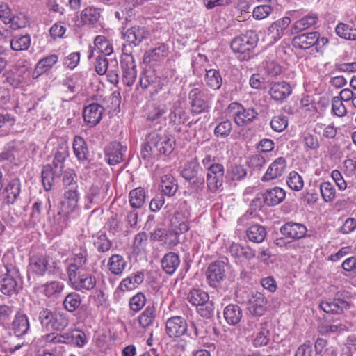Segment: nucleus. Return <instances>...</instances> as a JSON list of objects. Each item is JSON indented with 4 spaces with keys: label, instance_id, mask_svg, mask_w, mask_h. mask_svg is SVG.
I'll use <instances>...</instances> for the list:
<instances>
[{
    "label": "nucleus",
    "instance_id": "nucleus-10",
    "mask_svg": "<svg viewBox=\"0 0 356 356\" xmlns=\"http://www.w3.org/2000/svg\"><path fill=\"white\" fill-rule=\"evenodd\" d=\"M139 83L143 89L152 87L155 92H158L167 85L168 80L165 78L159 77L154 70H146L141 74Z\"/></svg>",
    "mask_w": 356,
    "mask_h": 356
},
{
    "label": "nucleus",
    "instance_id": "nucleus-12",
    "mask_svg": "<svg viewBox=\"0 0 356 356\" xmlns=\"http://www.w3.org/2000/svg\"><path fill=\"white\" fill-rule=\"evenodd\" d=\"M280 232L286 238L298 240L306 236L307 228L302 223L290 221L282 225Z\"/></svg>",
    "mask_w": 356,
    "mask_h": 356
},
{
    "label": "nucleus",
    "instance_id": "nucleus-13",
    "mask_svg": "<svg viewBox=\"0 0 356 356\" xmlns=\"http://www.w3.org/2000/svg\"><path fill=\"white\" fill-rule=\"evenodd\" d=\"M285 197V191L280 187L275 186L259 194L256 200H262L263 202L268 206H275L281 203Z\"/></svg>",
    "mask_w": 356,
    "mask_h": 356
},
{
    "label": "nucleus",
    "instance_id": "nucleus-5",
    "mask_svg": "<svg viewBox=\"0 0 356 356\" xmlns=\"http://www.w3.org/2000/svg\"><path fill=\"white\" fill-rule=\"evenodd\" d=\"M258 38L253 31H248L232 39L230 47L234 53L244 54L252 50L257 45Z\"/></svg>",
    "mask_w": 356,
    "mask_h": 356
},
{
    "label": "nucleus",
    "instance_id": "nucleus-8",
    "mask_svg": "<svg viewBox=\"0 0 356 356\" xmlns=\"http://www.w3.org/2000/svg\"><path fill=\"white\" fill-rule=\"evenodd\" d=\"M188 327L186 320L181 316H172L165 322V332L170 338H178L184 335Z\"/></svg>",
    "mask_w": 356,
    "mask_h": 356
},
{
    "label": "nucleus",
    "instance_id": "nucleus-61",
    "mask_svg": "<svg viewBox=\"0 0 356 356\" xmlns=\"http://www.w3.org/2000/svg\"><path fill=\"white\" fill-rule=\"evenodd\" d=\"M168 108L165 104H159L150 110L147 116V120L152 122L158 123L167 113Z\"/></svg>",
    "mask_w": 356,
    "mask_h": 356
},
{
    "label": "nucleus",
    "instance_id": "nucleus-27",
    "mask_svg": "<svg viewBox=\"0 0 356 356\" xmlns=\"http://www.w3.org/2000/svg\"><path fill=\"white\" fill-rule=\"evenodd\" d=\"M317 37V31L300 34L293 38L292 44L296 48L308 49L315 45Z\"/></svg>",
    "mask_w": 356,
    "mask_h": 356
},
{
    "label": "nucleus",
    "instance_id": "nucleus-17",
    "mask_svg": "<svg viewBox=\"0 0 356 356\" xmlns=\"http://www.w3.org/2000/svg\"><path fill=\"white\" fill-rule=\"evenodd\" d=\"M88 253L86 250H82L79 253L75 254L74 257L67 267V272L69 279L74 277L79 273L84 272L86 265L88 261Z\"/></svg>",
    "mask_w": 356,
    "mask_h": 356
},
{
    "label": "nucleus",
    "instance_id": "nucleus-35",
    "mask_svg": "<svg viewBox=\"0 0 356 356\" xmlns=\"http://www.w3.org/2000/svg\"><path fill=\"white\" fill-rule=\"evenodd\" d=\"M73 152L80 162H84L88 160L89 151L85 140L79 136H76L73 140Z\"/></svg>",
    "mask_w": 356,
    "mask_h": 356
},
{
    "label": "nucleus",
    "instance_id": "nucleus-1",
    "mask_svg": "<svg viewBox=\"0 0 356 356\" xmlns=\"http://www.w3.org/2000/svg\"><path fill=\"white\" fill-rule=\"evenodd\" d=\"M42 327L46 331H62L69 325V318L65 314L56 312L42 308L38 314Z\"/></svg>",
    "mask_w": 356,
    "mask_h": 356
},
{
    "label": "nucleus",
    "instance_id": "nucleus-23",
    "mask_svg": "<svg viewBox=\"0 0 356 356\" xmlns=\"http://www.w3.org/2000/svg\"><path fill=\"white\" fill-rule=\"evenodd\" d=\"M149 33L145 26H134L123 33L124 39L129 43L138 46L144 40L149 37Z\"/></svg>",
    "mask_w": 356,
    "mask_h": 356
},
{
    "label": "nucleus",
    "instance_id": "nucleus-4",
    "mask_svg": "<svg viewBox=\"0 0 356 356\" xmlns=\"http://www.w3.org/2000/svg\"><path fill=\"white\" fill-rule=\"evenodd\" d=\"M187 299L193 305L200 307L198 312L202 317L209 318L213 314V305L209 302V296L204 291L193 289L188 293Z\"/></svg>",
    "mask_w": 356,
    "mask_h": 356
},
{
    "label": "nucleus",
    "instance_id": "nucleus-24",
    "mask_svg": "<svg viewBox=\"0 0 356 356\" xmlns=\"http://www.w3.org/2000/svg\"><path fill=\"white\" fill-rule=\"evenodd\" d=\"M268 92L275 101H282L291 94L292 88L286 81L272 82Z\"/></svg>",
    "mask_w": 356,
    "mask_h": 356
},
{
    "label": "nucleus",
    "instance_id": "nucleus-9",
    "mask_svg": "<svg viewBox=\"0 0 356 356\" xmlns=\"http://www.w3.org/2000/svg\"><path fill=\"white\" fill-rule=\"evenodd\" d=\"M191 209L186 201L181 202L172 218V223L180 231L184 233L189 229Z\"/></svg>",
    "mask_w": 356,
    "mask_h": 356
},
{
    "label": "nucleus",
    "instance_id": "nucleus-39",
    "mask_svg": "<svg viewBox=\"0 0 356 356\" xmlns=\"http://www.w3.org/2000/svg\"><path fill=\"white\" fill-rule=\"evenodd\" d=\"M223 314L228 324L235 325L240 322L242 318V310L238 305L229 304L225 308Z\"/></svg>",
    "mask_w": 356,
    "mask_h": 356
},
{
    "label": "nucleus",
    "instance_id": "nucleus-20",
    "mask_svg": "<svg viewBox=\"0 0 356 356\" xmlns=\"http://www.w3.org/2000/svg\"><path fill=\"white\" fill-rule=\"evenodd\" d=\"M224 177V167L222 164H216L208 171L207 175V184L211 192L218 190L222 185Z\"/></svg>",
    "mask_w": 356,
    "mask_h": 356
},
{
    "label": "nucleus",
    "instance_id": "nucleus-60",
    "mask_svg": "<svg viewBox=\"0 0 356 356\" xmlns=\"http://www.w3.org/2000/svg\"><path fill=\"white\" fill-rule=\"evenodd\" d=\"M7 24L13 30L26 27L29 22V17L22 13H19L14 16H10V20H8Z\"/></svg>",
    "mask_w": 356,
    "mask_h": 356
},
{
    "label": "nucleus",
    "instance_id": "nucleus-41",
    "mask_svg": "<svg viewBox=\"0 0 356 356\" xmlns=\"http://www.w3.org/2000/svg\"><path fill=\"white\" fill-rule=\"evenodd\" d=\"M336 34L341 38L350 40H356V27L348 23L339 22L335 27Z\"/></svg>",
    "mask_w": 356,
    "mask_h": 356
},
{
    "label": "nucleus",
    "instance_id": "nucleus-52",
    "mask_svg": "<svg viewBox=\"0 0 356 356\" xmlns=\"http://www.w3.org/2000/svg\"><path fill=\"white\" fill-rule=\"evenodd\" d=\"M145 191L140 187L133 189L129 193V202L133 208H140L145 202Z\"/></svg>",
    "mask_w": 356,
    "mask_h": 356
},
{
    "label": "nucleus",
    "instance_id": "nucleus-63",
    "mask_svg": "<svg viewBox=\"0 0 356 356\" xmlns=\"http://www.w3.org/2000/svg\"><path fill=\"white\" fill-rule=\"evenodd\" d=\"M81 76L79 74H74L67 76L63 81V86L66 87L70 92H76L81 86Z\"/></svg>",
    "mask_w": 356,
    "mask_h": 356
},
{
    "label": "nucleus",
    "instance_id": "nucleus-54",
    "mask_svg": "<svg viewBox=\"0 0 356 356\" xmlns=\"http://www.w3.org/2000/svg\"><path fill=\"white\" fill-rule=\"evenodd\" d=\"M320 192L325 202H332L336 197L335 187L329 181H324L320 184Z\"/></svg>",
    "mask_w": 356,
    "mask_h": 356
},
{
    "label": "nucleus",
    "instance_id": "nucleus-37",
    "mask_svg": "<svg viewBox=\"0 0 356 356\" xmlns=\"http://www.w3.org/2000/svg\"><path fill=\"white\" fill-rule=\"evenodd\" d=\"M144 280V274L142 272H137L135 274H132L130 276L123 279L118 288L122 291H131L136 289L139 284H140Z\"/></svg>",
    "mask_w": 356,
    "mask_h": 356
},
{
    "label": "nucleus",
    "instance_id": "nucleus-47",
    "mask_svg": "<svg viewBox=\"0 0 356 356\" xmlns=\"http://www.w3.org/2000/svg\"><path fill=\"white\" fill-rule=\"evenodd\" d=\"M246 235L250 241L261 243L266 238V231L262 225H253L248 229Z\"/></svg>",
    "mask_w": 356,
    "mask_h": 356
},
{
    "label": "nucleus",
    "instance_id": "nucleus-58",
    "mask_svg": "<svg viewBox=\"0 0 356 356\" xmlns=\"http://www.w3.org/2000/svg\"><path fill=\"white\" fill-rule=\"evenodd\" d=\"M199 171V163L195 159L185 165L181 172V176L186 180H191L195 178Z\"/></svg>",
    "mask_w": 356,
    "mask_h": 356
},
{
    "label": "nucleus",
    "instance_id": "nucleus-3",
    "mask_svg": "<svg viewBox=\"0 0 356 356\" xmlns=\"http://www.w3.org/2000/svg\"><path fill=\"white\" fill-rule=\"evenodd\" d=\"M227 113L238 127L250 124L258 115L254 108H245L238 102L230 103L227 108Z\"/></svg>",
    "mask_w": 356,
    "mask_h": 356
},
{
    "label": "nucleus",
    "instance_id": "nucleus-45",
    "mask_svg": "<svg viewBox=\"0 0 356 356\" xmlns=\"http://www.w3.org/2000/svg\"><path fill=\"white\" fill-rule=\"evenodd\" d=\"M160 187L163 195L173 196L177 190V184L171 175H165L161 178Z\"/></svg>",
    "mask_w": 356,
    "mask_h": 356
},
{
    "label": "nucleus",
    "instance_id": "nucleus-19",
    "mask_svg": "<svg viewBox=\"0 0 356 356\" xmlns=\"http://www.w3.org/2000/svg\"><path fill=\"white\" fill-rule=\"evenodd\" d=\"M291 19L289 17H284L273 22L268 28L267 38L272 43L280 40L284 33V31L291 24Z\"/></svg>",
    "mask_w": 356,
    "mask_h": 356
},
{
    "label": "nucleus",
    "instance_id": "nucleus-38",
    "mask_svg": "<svg viewBox=\"0 0 356 356\" xmlns=\"http://www.w3.org/2000/svg\"><path fill=\"white\" fill-rule=\"evenodd\" d=\"M270 341L269 324L263 322L259 324L258 332L255 334L252 343L254 347L266 346Z\"/></svg>",
    "mask_w": 356,
    "mask_h": 356
},
{
    "label": "nucleus",
    "instance_id": "nucleus-49",
    "mask_svg": "<svg viewBox=\"0 0 356 356\" xmlns=\"http://www.w3.org/2000/svg\"><path fill=\"white\" fill-rule=\"evenodd\" d=\"M42 181L43 186L45 191H50L52 188V186L54 184V180L57 177H60V176H57L54 175V171L53 170V166L51 165H46L43 167V169L41 172Z\"/></svg>",
    "mask_w": 356,
    "mask_h": 356
},
{
    "label": "nucleus",
    "instance_id": "nucleus-55",
    "mask_svg": "<svg viewBox=\"0 0 356 356\" xmlns=\"http://www.w3.org/2000/svg\"><path fill=\"white\" fill-rule=\"evenodd\" d=\"M148 243V235L145 232H140L135 235L133 241V250L136 254L145 252Z\"/></svg>",
    "mask_w": 356,
    "mask_h": 356
},
{
    "label": "nucleus",
    "instance_id": "nucleus-32",
    "mask_svg": "<svg viewBox=\"0 0 356 356\" xmlns=\"http://www.w3.org/2000/svg\"><path fill=\"white\" fill-rule=\"evenodd\" d=\"M180 265V259L177 253L170 252L161 259L162 269L169 275H172Z\"/></svg>",
    "mask_w": 356,
    "mask_h": 356
},
{
    "label": "nucleus",
    "instance_id": "nucleus-40",
    "mask_svg": "<svg viewBox=\"0 0 356 356\" xmlns=\"http://www.w3.org/2000/svg\"><path fill=\"white\" fill-rule=\"evenodd\" d=\"M156 317V309L154 305H149L138 316V323L143 328H149L154 324Z\"/></svg>",
    "mask_w": 356,
    "mask_h": 356
},
{
    "label": "nucleus",
    "instance_id": "nucleus-30",
    "mask_svg": "<svg viewBox=\"0 0 356 356\" xmlns=\"http://www.w3.org/2000/svg\"><path fill=\"white\" fill-rule=\"evenodd\" d=\"M169 47L166 44H158L153 49L147 51L144 54V60L146 63L159 61L168 56Z\"/></svg>",
    "mask_w": 356,
    "mask_h": 356
},
{
    "label": "nucleus",
    "instance_id": "nucleus-26",
    "mask_svg": "<svg viewBox=\"0 0 356 356\" xmlns=\"http://www.w3.org/2000/svg\"><path fill=\"white\" fill-rule=\"evenodd\" d=\"M350 303L339 298H335L331 300H323L320 304V308L326 313L341 314L350 308Z\"/></svg>",
    "mask_w": 356,
    "mask_h": 356
},
{
    "label": "nucleus",
    "instance_id": "nucleus-29",
    "mask_svg": "<svg viewBox=\"0 0 356 356\" xmlns=\"http://www.w3.org/2000/svg\"><path fill=\"white\" fill-rule=\"evenodd\" d=\"M318 17L316 14L307 15L295 22L291 29L292 34H296L303 31L317 24Z\"/></svg>",
    "mask_w": 356,
    "mask_h": 356
},
{
    "label": "nucleus",
    "instance_id": "nucleus-44",
    "mask_svg": "<svg viewBox=\"0 0 356 356\" xmlns=\"http://www.w3.org/2000/svg\"><path fill=\"white\" fill-rule=\"evenodd\" d=\"M17 282L8 274L0 277V291L5 295L10 296L17 291Z\"/></svg>",
    "mask_w": 356,
    "mask_h": 356
},
{
    "label": "nucleus",
    "instance_id": "nucleus-16",
    "mask_svg": "<svg viewBox=\"0 0 356 356\" xmlns=\"http://www.w3.org/2000/svg\"><path fill=\"white\" fill-rule=\"evenodd\" d=\"M286 165L285 158L280 156L275 159L267 168L261 181H269L282 177L286 171Z\"/></svg>",
    "mask_w": 356,
    "mask_h": 356
},
{
    "label": "nucleus",
    "instance_id": "nucleus-2",
    "mask_svg": "<svg viewBox=\"0 0 356 356\" xmlns=\"http://www.w3.org/2000/svg\"><path fill=\"white\" fill-rule=\"evenodd\" d=\"M213 95L207 89L194 88L188 93L191 112L195 114L207 112L211 107Z\"/></svg>",
    "mask_w": 356,
    "mask_h": 356
},
{
    "label": "nucleus",
    "instance_id": "nucleus-18",
    "mask_svg": "<svg viewBox=\"0 0 356 356\" xmlns=\"http://www.w3.org/2000/svg\"><path fill=\"white\" fill-rule=\"evenodd\" d=\"M127 147L122 146L118 142L111 143L104 149L105 156L111 165H115L124 160Z\"/></svg>",
    "mask_w": 356,
    "mask_h": 356
},
{
    "label": "nucleus",
    "instance_id": "nucleus-36",
    "mask_svg": "<svg viewBox=\"0 0 356 356\" xmlns=\"http://www.w3.org/2000/svg\"><path fill=\"white\" fill-rule=\"evenodd\" d=\"M126 266L127 262L124 258L120 254H113L108 259V270L115 275H122Z\"/></svg>",
    "mask_w": 356,
    "mask_h": 356
},
{
    "label": "nucleus",
    "instance_id": "nucleus-51",
    "mask_svg": "<svg viewBox=\"0 0 356 356\" xmlns=\"http://www.w3.org/2000/svg\"><path fill=\"white\" fill-rule=\"evenodd\" d=\"M64 284L58 281L47 282L42 286L44 294L48 297H57L63 290Z\"/></svg>",
    "mask_w": 356,
    "mask_h": 356
},
{
    "label": "nucleus",
    "instance_id": "nucleus-62",
    "mask_svg": "<svg viewBox=\"0 0 356 356\" xmlns=\"http://www.w3.org/2000/svg\"><path fill=\"white\" fill-rule=\"evenodd\" d=\"M63 184L65 191L78 189L76 175L72 169H67L63 172Z\"/></svg>",
    "mask_w": 356,
    "mask_h": 356
},
{
    "label": "nucleus",
    "instance_id": "nucleus-59",
    "mask_svg": "<svg viewBox=\"0 0 356 356\" xmlns=\"http://www.w3.org/2000/svg\"><path fill=\"white\" fill-rule=\"evenodd\" d=\"M286 183L289 187L296 191H300L304 186V181L301 175L296 171L289 172Z\"/></svg>",
    "mask_w": 356,
    "mask_h": 356
},
{
    "label": "nucleus",
    "instance_id": "nucleus-48",
    "mask_svg": "<svg viewBox=\"0 0 356 356\" xmlns=\"http://www.w3.org/2000/svg\"><path fill=\"white\" fill-rule=\"evenodd\" d=\"M100 17V9L94 6L86 7L81 13V19L85 24H94L99 21Z\"/></svg>",
    "mask_w": 356,
    "mask_h": 356
},
{
    "label": "nucleus",
    "instance_id": "nucleus-11",
    "mask_svg": "<svg viewBox=\"0 0 356 356\" xmlns=\"http://www.w3.org/2000/svg\"><path fill=\"white\" fill-rule=\"evenodd\" d=\"M69 280L75 290L81 292L93 289L97 284L95 275L86 271L79 273Z\"/></svg>",
    "mask_w": 356,
    "mask_h": 356
},
{
    "label": "nucleus",
    "instance_id": "nucleus-33",
    "mask_svg": "<svg viewBox=\"0 0 356 356\" xmlns=\"http://www.w3.org/2000/svg\"><path fill=\"white\" fill-rule=\"evenodd\" d=\"M5 200L8 204H14L21 193V182L19 179H12L6 186Z\"/></svg>",
    "mask_w": 356,
    "mask_h": 356
},
{
    "label": "nucleus",
    "instance_id": "nucleus-14",
    "mask_svg": "<svg viewBox=\"0 0 356 356\" xmlns=\"http://www.w3.org/2000/svg\"><path fill=\"white\" fill-rule=\"evenodd\" d=\"M151 241L161 242L162 245L168 249H172L179 242L176 233L166 232L161 228L156 229L151 234Z\"/></svg>",
    "mask_w": 356,
    "mask_h": 356
},
{
    "label": "nucleus",
    "instance_id": "nucleus-31",
    "mask_svg": "<svg viewBox=\"0 0 356 356\" xmlns=\"http://www.w3.org/2000/svg\"><path fill=\"white\" fill-rule=\"evenodd\" d=\"M94 50L91 51L88 55L90 59L94 56V51H97L104 56L111 55L113 51V45L111 42L104 35H97L94 40Z\"/></svg>",
    "mask_w": 356,
    "mask_h": 356
},
{
    "label": "nucleus",
    "instance_id": "nucleus-22",
    "mask_svg": "<svg viewBox=\"0 0 356 356\" xmlns=\"http://www.w3.org/2000/svg\"><path fill=\"white\" fill-rule=\"evenodd\" d=\"M50 260L49 255H34L29 259V271L38 276H42L49 270Z\"/></svg>",
    "mask_w": 356,
    "mask_h": 356
},
{
    "label": "nucleus",
    "instance_id": "nucleus-6",
    "mask_svg": "<svg viewBox=\"0 0 356 356\" xmlns=\"http://www.w3.org/2000/svg\"><path fill=\"white\" fill-rule=\"evenodd\" d=\"M109 187V184L105 182L95 183L89 187L84 196L85 208L89 209L103 202L107 196Z\"/></svg>",
    "mask_w": 356,
    "mask_h": 356
},
{
    "label": "nucleus",
    "instance_id": "nucleus-53",
    "mask_svg": "<svg viewBox=\"0 0 356 356\" xmlns=\"http://www.w3.org/2000/svg\"><path fill=\"white\" fill-rule=\"evenodd\" d=\"M31 44L30 35H16L10 40V47L13 51H24L29 49Z\"/></svg>",
    "mask_w": 356,
    "mask_h": 356
},
{
    "label": "nucleus",
    "instance_id": "nucleus-25",
    "mask_svg": "<svg viewBox=\"0 0 356 356\" xmlns=\"http://www.w3.org/2000/svg\"><path fill=\"white\" fill-rule=\"evenodd\" d=\"M267 302V299L263 293L256 292L249 300L248 309L252 314L261 316L266 310Z\"/></svg>",
    "mask_w": 356,
    "mask_h": 356
},
{
    "label": "nucleus",
    "instance_id": "nucleus-64",
    "mask_svg": "<svg viewBox=\"0 0 356 356\" xmlns=\"http://www.w3.org/2000/svg\"><path fill=\"white\" fill-rule=\"evenodd\" d=\"M302 142L307 152L309 150H316L320 147L317 137L309 133H305L302 135Z\"/></svg>",
    "mask_w": 356,
    "mask_h": 356
},
{
    "label": "nucleus",
    "instance_id": "nucleus-42",
    "mask_svg": "<svg viewBox=\"0 0 356 356\" xmlns=\"http://www.w3.org/2000/svg\"><path fill=\"white\" fill-rule=\"evenodd\" d=\"M88 343L86 334L79 330L65 332V343H71L79 348L83 347Z\"/></svg>",
    "mask_w": 356,
    "mask_h": 356
},
{
    "label": "nucleus",
    "instance_id": "nucleus-56",
    "mask_svg": "<svg viewBox=\"0 0 356 356\" xmlns=\"http://www.w3.org/2000/svg\"><path fill=\"white\" fill-rule=\"evenodd\" d=\"M81 298L79 293L72 292L66 296L63 300L64 308L70 312H74L81 305Z\"/></svg>",
    "mask_w": 356,
    "mask_h": 356
},
{
    "label": "nucleus",
    "instance_id": "nucleus-21",
    "mask_svg": "<svg viewBox=\"0 0 356 356\" xmlns=\"http://www.w3.org/2000/svg\"><path fill=\"white\" fill-rule=\"evenodd\" d=\"M104 111V108L100 104H90L83 109V120L90 127H94L101 121Z\"/></svg>",
    "mask_w": 356,
    "mask_h": 356
},
{
    "label": "nucleus",
    "instance_id": "nucleus-43",
    "mask_svg": "<svg viewBox=\"0 0 356 356\" xmlns=\"http://www.w3.org/2000/svg\"><path fill=\"white\" fill-rule=\"evenodd\" d=\"M93 245L97 252L104 253L111 250L113 243L106 233L100 231L93 236Z\"/></svg>",
    "mask_w": 356,
    "mask_h": 356
},
{
    "label": "nucleus",
    "instance_id": "nucleus-50",
    "mask_svg": "<svg viewBox=\"0 0 356 356\" xmlns=\"http://www.w3.org/2000/svg\"><path fill=\"white\" fill-rule=\"evenodd\" d=\"M70 215L64 213L62 211H59L54 217L53 227L56 233L60 234L68 227L70 222Z\"/></svg>",
    "mask_w": 356,
    "mask_h": 356
},
{
    "label": "nucleus",
    "instance_id": "nucleus-15",
    "mask_svg": "<svg viewBox=\"0 0 356 356\" xmlns=\"http://www.w3.org/2000/svg\"><path fill=\"white\" fill-rule=\"evenodd\" d=\"M226 263L223 261H216L211 263L207 270V278L209 285L216 286L223 280L225 275Z\"/></svg>",
    "mask_w": 356,
    "mask_h": 356
},
{
    "label": "nucleus",
    "instance_id": "nucleus-46",
    "mask_svg": "<svg viewBox=\"0 0 356 356\" xmlns=\"http://www.w3.org/2000/svg\"><path fill=\"white\" fill-rule=\"evenodd\" d=\"M58 59L57 55L51 54L40 60L36 65L33 76L35 74L38 76L51 69L58 62Z\"/></svg>",
    "mask_w": 356,
    "mask_h": 356
},
{
    "label": "nucleus",
    "instance_id": "nucleus-7",
    "mask_svg": "<svg viewBox=\"0 0 356 356\" xmlns=\"http://www.w3.org/2000/svg\"><path fill=\"white\" fill-rule=\"evenodd\" d=\"M121 68L123 83L127 86H131L137 76L136 65L132 54H123L121 59Z\"/></svg>",
    "mask_w": 356,
    "mask_h": 356
},
{
    "label": "nucleus",
    "instance_id": "nucleus-57",
    "mask_svg": "<svg viewBox=\"0 0 356 356\" xmlns=\"http://www.w3.org/2000/svg\"><path fill=\"white\" fill-rule=\"evenodd\" d=\"M184 115L185 111L182 106V102L180 100H177L174 102L168 115L170 122L173 123H180Z\"/></svg>",
    "mask_w": 356,
    "mask_h": 356
},
{
    "label": "nucleus",
    "instance_id": "nucleus-34",
    "mask_svg": "<svg viewBox=\"0 0 356 356\" xmlns=\"http://www.w3.org/2000/svg\"><path fill=\"white\" fill-rule=\"evenodd\" d=\"M204 81L205 85L212 90H219L222 84V77L220 72L216 69H204Z\"/></svg>",
    "mask_w": 356,
    "mask_h": 356
},
{
    "label": "nucleus",
    "instance_id": "nucleus-28",
    "mask_svg": "<svg viewBox=\"0 0 356 356\" xmlns=\"http://www.w3.org/2000/svg\"><path fill=\"white\" fill-rule=\"evenodd\" d=\"M12 330L17 337H22L27 334L30 330V323L27 316L17 312L12 323Z\"/></svg>",
    "mask_w": 356,
    "mask_h": 356
}]
</instances>
